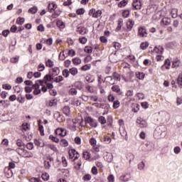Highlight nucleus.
Returning <instances> with one entry per match:
<instances>
[{
	"mask_svg": "<svg viewBox=\"0 0 182 182\" xmlns=\"http://www.w3.org/2000/svg\"><path fill=\"white\" fill-rule=\"evenodd\" d=\"M16 152L18 154V156H21L24 159H30L31 157H33V154L29 151H27L24 148H17L16 149Z\"/></svg>",
	"mask_w": 182,
	"mask_h": 182,
	"instance_id": "obj_1",
	"label": "nucleus"
},
{
	"mask_svg": "<svg viewBox=\"0 0 182 182\" xmlns=\"http://www.w3.org/2000/svg\"><path fill=\"white\" fill-rule=\"evenodd\" d=\"M85 122L86 124H90L92 127H97V122L91 117H85Z\"/></svg>",
	"mask_w": 182,
	"mask_h": 182,
	"instance_id": "obj_2",
	"label": "nucleus"
},
{
	"mask_svg": "<svg viewBox=\"0 0 182 182\" xmlns=\"http://www.w3.org/2000/svg\"><path fill=\"white\" fill-rule=\"evenodd\" d=\"M89 15L92 18H100V16H102V10L96 11V9H92L90 10Z\"/></svg>",
	"mask_w": 182,
	"mask_h": 182,
	"instance_id": "obj_3",
	"label": "nucleus"
},
{
	"mask_svg": "<svg viewBox=\"0 0 182 182\" xmlns=\"http://www.w3.org/2000/svg\"><path fill=\"white\" fill-rule=\"evenodd\" d=\"M69 158L71 159L77 160V159H79L80 157V155H79V153L76 151V149H71L68 151Z\"/></svg>",
	"mask_w": 182,
	"mask_h": 182,
	"instance_id": "obj_4",
	"label": "nucleus"
},
{
	"mask_svg": "<svg viewBox=\"0 0 182 182\" xmlns=\"http://www.w3.org/2000/svg\"><path fill=\"white\" fill-rule=\"evenodd\" d=\"M138 36H140V38H147V30L143 27H140L138 29Z\"/></svg>",
	"mask_w": 182,
	"mask_h": 182,
	"instance_id": "obj_5",
	"label": "nucleus"
},
{
	"mask_svg": "<svg viewBox=\"0 0 182 182\" xmlns=\"http://www.w3.org/2000/svg\"><path fill=\"white\" fill-rule=\"evenodd\" d=\"M136 124L139 127H141V129L147 127V122H146V120L141 118L136 119Z\"/></svg>",
	"mask_w": 182,
	"mask_h": 182,
	"instance_id": "obj_6",
	"label": "nucleus"
},
{
	"mask_svg": "<svg viewBox=\"0 0 182 182\" xmlns=\"http://www.w3.org/2000/svg\"><path fill=\"white\" fill-rule=\"evenodd\" d=\"M49 73L51 75L52 77H55V76H58L59 73H60V70L59 68L55 67L49 70Z\"/></svg>",
	"mask_w": 182,
	"mask_h": 182,
	"instance_id": "obj_7",
	"label": "nucleus"
},
{
	"mask_svg": "<svg viewBox=\"0 0 182 182\" xmlns=\"http://www.w3.org/2000/svg\"><path fill=\"white\" fill-rule=\"evenodd\" d=\"M55 134L60 136L61 137H65L66 136L67 133L66 131H65V129L63 128H58L55 131Z\"/></svg>",
	"mask_w": 182,
	"mask_h": 182,
	"instance_id": "obj_8",
	"label": "nucleus"
},
{
	"mask_svg": "<svg viewBox=\"0 0 182 182\" xmlns=\"http://www.w3.org/2000/svg\"><path fill=\"white\" fill-rule=\"evenodd\" d=\"M112 90L119 95V96H122L123 95V92H122V89H120V86L119 85H113L112 87Z\"/></svg>",
	"mask_w": 182,
	"mask_h": 182,
	"instance_id": "obj_9",
	"label": "nucleus"
},
{
	"mask_svg": "<svg viewBox=\"0 0 182 182\" xmlns=\"http://www.w3.org/2000/svg\"><path fill=\"white\" fill-rule=\"evenodd\" d=\"M76 32L80 33V35H86L89 31H87V28L83 27V26H80L77 27L76 29Z\"/></svg>",
	"mask_w": 182,
	"mask_h": 182,
	"instance_id": "obj_10",
	"label": "nucleus"
},
{
	"mask_svg": "<svg viewBox=\"0 0 182 182\" xmlns=\"http://www.w3.org/2000/svg\"><path fill=\"white\" fill-rule=\"evenodd\" d=\"M131 177L132 176H130L129 173H126V174L122 175L119 177V181L127 182V181H129V180H130Z\"/></svg>",
	"mask_w": 182,
	"mask_h": 182,
	"instance_id": "obj_11",
	"label": "nucleus"
},
{
	"mask_svg": "<svg viewBox=\"0 0 182 182\" xmlns=\"http://www.w3.org/2000/svg\"><path fill=\"white\" fill-rule=\"evenodd\" d=\"M133 26H134V21L133 19L129 18V21L127 22V29L128 31H132L133 29Z\"/></svg>",
	"mask_w": 182,
	"mask_h": 182,
	"instance_id": "obj_12",
	"label": "nucleus"
},
{
	"mask_svg": "<svg viewBox=\"0 0 182 182\" xmlns=\"http://www.w3.org/2000/svg\"><path fill=\"white\" fill-rule=\"evenodd\" d=\"M67 127H68V129L71 130V132H76V122H75L73 121L68 122L67 124Z\"/></svg>",
	"mask_w": 182,
	"mask_h": 182,
	"instance_id": "obj_13",
	"label": "nucleus"
},
{
	"mask_svg": "<svg viewBox=\"0 0 182 182\" xmlns=\"http://www.w3.org/2000/svg\"><path fill=\"white\" fill-rule=\"evenodd\" d=\"M118 123L119 124V132H122V130H123V134L126 136L127 134V132H124V122L123 121V119H119L118 121Z\"/></svg>",
	"mask_w": 182,
	"mask_h": 182,
	"instance_id": "obj_14",
	"label": "nucleus"
},
{
	"mask_svg": "<svg viewBox=\"0 0 182 182\" xmlns=\"http://www.w3.org/2000/svg\"><path fill=\"white\" fill-rule=\"evenodd\" d=\"M92 155L90 154V152L87 151H84L82 152V157L85 160H89V161H91L92 158L90 157Z\"/></svg>",
	"mask_w": 182,
	"mask_h": 182,
	"instance_id": "obj_15",
	"label": "nucleus"
},
{
	"mask_svg": "<svg viewBox=\"0 0 182 182\" xmlns=\"http://www.w3.org/2000/svg\"><path fill=\"white\" fill-rule=\"evenodd\" d=\"M132 6L136 10L141 9V3H140V1L138 0H134L132 4Z\"/></svg>",
	"mask_w": 182,
	"mask_h": 182,
	"instance_id": "obj_16",
	"label": "nucleus"
},
{
	"mask_svg": "<svg viewBox=\"0 0 182 182\" xmlns=\"http://www.w3.org/2000/svg\"><path fill=\"white\" fill-rule=\"evenodd\" d=\"M47 106H49L50 107H55V106L58 105V100L57 99H53L48 102Z\"/></svg>",
	"mask_w": 182,
	"mask_h": 182,
	"instance_id": "obj_17",
	"label": "nucleus"
},
{
	"mask_svg": "<svg viewBox=\"0 0 182 182\" xmlns=\"http://www.w3.org/2000/svg\"><path fill=\"white\" fill-rule=\"evenodd\" d=\"M164 50V48H163V46H156L154 48V52H156V53H159L160 55H163Z\"/></svg>",
	"mask_w": 182,
	"mask_h": 182,
	"instance_id": "obj_18",
	"label": "nucleus"
},
{
	"mask_svg": "<svg viewBox=\"0 0 182 182\" xmlns=\"http://www.w3.org/2000/svg\"><path fill=\"white\" fill-rule=\"evenodd\" d=\"M56 8H58V6L55 3L49 4L48 5V9L50 12H53Z\"/></svg>",
	"mask_w": 182,
	"mask_h": 182,
	"instance_id": "obj_19",
	"label": "nucleus"
},
{
	"mask_svg": "<svg viewBox=\"0 0 182 182\" xmlns=\"http://www.w3.org/2000/svg\"><path fill=\"white\" fill-rule=\"evenodd\" d=\"M53 76H52V75L50 74H47L45 75L44 77V82L45 83H46V82H52V80H53Z\"/></svg>",
	"mask_w": 182,
	"mask_h": 182,
	"instance_id": "obj_20",
	"label": "nucleus"
},
{
	"mask_svg": "<svg viewBox=\"0 0 182 182\" xmlns=\"http://www.w3.org/2000/svg\"><path fill=\"white\" fill-rule=\"evenodd\" d=\"M63 113L65 114V116H70V107L69 106H65L63 108Z\"/></svg>",
	"mask_w": 182,
	"mask_h": 182,
	"instance_id": "obj_21",
	"label": "nucleus"
},
{
	"mask_svg": "<svg viewBox=\"0 0 182 182\" xmlns=\"http://www.w3.org/2000/svg\"><path fill=\"white\" fill-rule=\"evenodd\" d=\"M161 22L164 25L168 26L170 23H171V18L165 17L162 19Z\"/></svg>",
	"mask_w": 182,
	"mask_h": 182,
	"instance_id": "obj_22",
	"label": "nucleus"
},
{
	"mask_svg": "<svg viewBox=\"0 0 182 182\" xmlns=\"http://www.w3.org/2000/svg\"><path fill=\"white\" fill-rule=\"evenodd\" d=\"M75 86L78 90H82L83 89V83L80 81H77L75 83Z\"/></svg>",
	"mask_w": 182,
	"mask_h": 182,
	"instance_id": "obj_23",
	"label": "nucleus"
},
{
	"mask_svg": "<svg viewBox=\"0 0 182 182\" xmlns=\"http://www.w3.org/2000/svg\"><path fill=\"white\" fill-rule=\"evenodd\" d=\"M56 25L58 28H60V29H63L65 28V23L62 21L61 20H58L56 22Z\"/></svg>",
	"mask_w": 182,
	"mask_h": 182,
	"instance_id": "obj_24",
	"label": "nucleus"
},
{
	"mask_svg": "<svg viewBox=\"0 0 182 182\" xmlns=\"http://www.w3.org/2000/svg\"><path fill=\"white\" fill-rule=\"evenodd\" d=\"M149 42L147 41H145V42H143L141 43L140 45V48L142 50H146V48H149Z\"/></svg>",
	"mask_w": 182,
	"mask_h": 182,
	"instance_id": "obj_25",
	"label": "nucleus"
},
{
	"mask_svg": "<svg viewBox=\"0 0 182 182\" xmlns=\"http://www.w3.org/2000/svg\"><path fill=\"white\" fill-rule=\"evenodd\" d=\"M7 171H5L6 177H7V178H11V177L14 176V173H12V170H11V168H7Z\"/></svg>",
	"mask_w": 182,
	"mask_h": 182,
	"instance_id": "obj_26",
	"label": "nucleus"
},
{
	"mask_svg": "<svg viewBox=\"0 0 182 182\" xmlns=\"http://www.w3.org/2000/svg\"><path fill=\"white\" fill-rule=\"evenodd\" d=\"M68 93L71 96H76V95H77V90H76V88H71L70 89Z\"/></svg>",
	"mask_w": 182,
	"mask_h": 182,
	"instance_id": "obj_27",
	"label": "nucleus"
},
{
	"mask_svg": "<svg viewBox=\"0 0 182 182\" xmlns=\"http://www.w3.org/2000/svg\"><path fill=\"white\" fill-rule=\"evenodd\" d=\"M103 141H105L106 144H110V143H112V139L109 136H105L103 138Z\"/></svg>",
	"mask_w": 182,
	"mask_h": 182,
	"instance_id": "obj_28",
	"label": "nucleus"
},
{
	"mask_svg": "<svg viewBox=\"0 0 182 182\" xmlns=\"http://www.w3.org/2000/svg\"><path fill=\"white\" fill-rule=\"evenodd\" d=\"M83 181H90L92 180V176L89 173L85 174L82 177Z\"/></svg>",
	"mask_w": 182,
	"mask_h": 182,
	"instance_id": "obj_29",
	"label": "nucleus"
},
{
	"mask_svg": "<svg viewBox=\"0 0 182 182\" xmlns=\"http://www.w3.org/2000/svg\"><path fill=\"white\" fill-rule=\"evenodd\" d=\"M129 16H130V10L126 9L123 11L122 12L123 18H129Z\"/></svg>",
	"mask_w": 182,
	"mask_h": 182,
	"instance_id": "obj_30",
	"label": "nucleus"
},
{
	"mask_svg": "<svg viewBox=\"0 0 182 182\" xmlns=\"http://www.w3.org/2000/svg\"><path fill=\"white\" fill-rule=\"evenodd\" d=\"M16 23L18 25H23V23H25V18L22 17H18L16 19Z\"/></svg>",
	"mask_w": 182,
	"mask_h": 182,
	"instance_id": "obj_31",
	"label": "nucleus"
},
{
	"mask_svg": "<svg viewBox=\"0 0 182 182\" xmlns=\"http://www.w3.org/2000/svg\"><path fill=\"white\" fill-rule=\"evenodd\" d=\"M112 107L113 109H119V107H120V101L119 100L114 101Z\"/></svg>",
	"mask_w": 182,
	"mask_h": 182,
	"instance_id": "obj_32",
	"label": "nucleus"
},
{
	"mask_svg": "<svg viewBox=\"0 0 182 182\" xmlns=\"http://www.w3.org/2000/svg\"><path fill=\"white\" fill-rule=\"evenodd\" d=\"M136 76L139 80H143V79H144V74L143 73L137 72L136 73Z\"/></svg>",
	"mask_w": 182,
	"mask_h": 182,
	"instance_id": "obj_33",
	"label": "nucleus"
},
{
	"mask_svg": "<svg viewBox=\"0 0 182 182\" xmlns=\"http://www.w3.org/2000/svg\"><path fill=\"white\" fill-rule=\"evenodd\" d=\"M60 146H63V147H68L69 146V143L66 139H61L60 141Z\"/></svg>",
	"mask_w": 182,
	"mask_h": 182,
	"instance_id": "obj_34",
	"label": "nucleus"
},
{
	"mask_svg": "<svg viewBox=\"0 0 182 182\" xmlns=\"http://www.w3.org/2000/svg\"><path fill=\"white\" fill-rule=\"evenodd\" d=\"M69 71L73 76H75V75H77V68H72L69 70Z\"/></svg>",
	"mask_w": 182,
	"mask_h": 182,
	"instance_id": "obj_35",
	"label": "nucleus"
},
{
	"mask_svg": "<svg viewBox=\"0 0 182 182\" xmlns=\"http://www.w3.org/2000/svg\"><path fill=\"white\" fill-rule=\"evenodd\" d=\"M38 12V7L37 6H33L28 10L29 14H36Z\"/></svg>",
	"mask_w": 182,
	"mask_h": 182,
	"instance_id": "obj_36",
	"label": "nucleus"
},
{
	"mask_svg": "<svg viewBox=\"0 0 182 182\" xmlns=\"http://www.w3.org/2000/svg\"><path fill=\"white\" fill-rule=\"evenodd\" d=\"M129 2V1L127 0H123L122 1H120L119 4H118V6L119 8H123V6H126V4Z\"/></svg>",
	"mask_w": 182,
	"mask_h": 182,
	"instance_id": "obj_37",
	"label": "nucleus"
},
{
	"mask_svg": "<svg viewBox=\"0 0 182 182\" xmlns=\"http://www.w3.org/2000/svg\"><path fill=\"white\" fill-rule=\"evenodd\" d=\"M73 63L74 65H80V63H82V60L79 58H75L73 59Z\"/></svg>",
	"mask_w": 182,
	"mask_h": 182,
	"instance_id": "obj_38",
	"label": "nucleus"
},
{
	"mask_svg": "<svg viewBox=\"0 0 182 182\" xmlns=\"http://www.w3.org/2000/svg\"><path fill=\"white\" fill-rule=\"evenodd\" d=\"M46 65L47 67L48 68H52L54 66V63H53V61H52V60L50 59H48L46 62Z\"/></svg>",
	"mask_w": 182,
	"mask_h": 182,
	"instance_id": "obj_39",
	"label": "nucleus"
},
{
	"mask_svg": "<svg viewBox=\"0 0 182 182\" xmlns=\"http://www.w3.org/2000/svg\"><path fill=\"white\" fill-rule=\"evenodd\" d=\"M177 83L178 86L182 87V74H179L177 78Z\"/></svg>",
	"mask_w": 182,
	"mask_h": 182,
	"instance_id": "obj_40",
	"label": "nucleus"
},
{
	"mask_svg": "<svg viewBox=\"0 0 182 182\" xmlns=\"http://www.w3.org/2000/svg\"><path fill=\"white\" fill-rule=\"evenodd\" d=\"M177 12H178V11L176 9H173L171 10V16L173 19H176V18L177 17V16H178Z\"/></svg>",
	"mask_w": 182,
	"mask_h": 182,
	"instance_id": "obj_41",
	"label": "nucleus"
},
{
	"mask_svg": "<svg viewBox=\"0 0 182 182\" xmlns=\"http://www.w3.org/2000/svg\"><path fill=\"white\" fill-rule=\"evenodd\" d=\"M69 75H70V72L69 71V70L64 69L63 70V76H64V77H69Z\"/></svg>",
	"mask_w": 182,
	"mask_h": 182,
	"instance_id": "obj_42",
	"label": "nucleus"
},
{
	"mask_svg": "<svg viewBox=\"0 0 182 182\" xmlns=\"http://www.w3.org/2000/svg\"><path fill=\"white\" fill-rule=\"evenodd\" d=\"M41 178L44 181H48L49 180V174L48 173H43Z\"/></svg>",
	"mask_w": 182,
	"mask_h": 182,
	"instance_id": "obj_43",
	"label": "nucleus"
},
{
	"mask_svg": "<svg viewBox=\"0 0 182 182\" xmlns=\"http://www.w3.org/2000/svg\"><path fill=\"white\" fill-rule=\"evenodd\" d=\"M34 144H36V146H38V147H43L45 146V143H41L40 140L36 139L34 141Z\"/></svg>",
	"mask_w": 182,
	"mask_h": 182,
	"instance_id": "obj_44",
	"label": "nucleus"
},
{
	"mask_svg": "<svg viewBox=\"0 0 182 182\" xmlns=\"http://www.w3.org/2000/svg\"><path fill=\"white\" fill-rule=\"evenodd\" d=\"M84 52L86 53H92L93 52V48L91 46H86L84 49Z\"/></svg>",
	"mask_w": 182,
	"mask_h": 182,
	"instance_id": "obj_45",
	"label": "nucleus"
},
{
	"mask_svg": "<svg viewBox=\"0 0 182 182\" xmlns=\"http://www.w3.org/2000/svg\"><path fill=\"white\" fill-rule=\"evenodd\" d=\"M164 66L166 67V69H170V66H171V63L170 62L169 59L165 60Z\"/></svg>",
	"mask_w": 182,
	"mask_h": 182,
	"instance_id": "obj_46",
	"label": "nucleus"
},
{
	"mask_svg": "<svg viewBox=\"0 0 182 182\" xmlns=\"http://www.w3.org/2000/svg\"><path fill=\"white\" fill-rule=\"evenodd\" d=\"M112 77H113L114 80L120 81V75H119V74L117 73H113Z\"/></svg>",
	"mask_w": 182,
	"mask_h": 182,
	"instance_id": "obj_47",
	"label": "nucleus"
},
{
	"mask_svg": "<svg viewBox=\"0 0 182 182\" xmlns=\"http://www.w3.org/2000/svg\"><path fill=\"white\" fill-rule=\"evenodd\" d=\"M50 140H52L55 143H59V139L58 137L54 136L53 135L49 136Z\"/></svg>",
	"mask_w": 182,
	"mask_h": 182,
	"instance_id": "obj_48",
	"label": "nucleus"
},
{
	"mask_svg": "<svg viewBox=\"0 0 182 182\" xmlns=\"http://www.w3.org/2000/svg\"><path fill=\"white\" fill-rule=\"evenodd\" d=\"M180 65H181V62L180 60L173 61L172 68H178Z\"/></svg>",
	"mask_w": 182,
	"mask_h": 182,
	"instance_id": "obj_49",
	"label": "nucleus"
},
{
	"mask_svg": "<svg viewBox=\"0 0 182 182\" xmlns=\"http://www.w3.org/2000/svg\"><path fill=\"white\" fill-rule=\"evenodd\" d=\"M63 80V77H62V75H59L58 77L54 78V82H55V83H59Z\"/></svg>",
	"mask_w": 182,
	"mask_h": 182,
	"instance_id": "obj_50",
	"label": "nucleus"
},
{
	"mask_svg": "<svg viewBox=\"0 0 182 182\" xmlns=\"http://www.w3.org/2000/svg\"><path fill=\"white\" fill-rule=\"evenodd\" d=\"M98 120L100 123H101V124H106V118H105V117L103 116L100 117Z\"/></svg>",
	"mask_w": 182,
	"mask_h": 182,
	"instance_id": "obj_51",
	"label": "nucleus"
},
{
	"mask_svg": "<svg viewBox=\"0 0 182 182\" xmlns=\"http://www.w3.org/2000/svg\"><path fill=\"white\" fill-rule=\"evenodd\" d=\"M91 68H92V65L86 64L85 65H83L82 67V70L86 71V70H90Z\"/></svg>",
	"mask_w": 182,
	"mask_h": 182,
	"instance_id": "obj_52",
	"label": "nucleus"
},
{
	"mask_svg": "<svg viewBox=\"0 0 182 182\" xmlns=\"http://www.w3.org/2000/svg\"><path fill=\"white\" fill-rule=\"evenodd\" d=\"M80 43L85 45L87 42V38L86 37H82L79 38Z\"/></svg>",
	"mask_w": 182,
	"mask_h": 182,
	"instance_id": "obj_53",
	"label": "nucleus"
},
{
	"mask_svg": "<svg viewBox=\"0 0 182 182\" xmlns=\"http://www.w3.org/2000/svg\"><path fill=\"white\" fill-rule=\"evenodd\" d=\"M16 145L18 146V147H22V146L25 147V144L21 139H17Z\"/></svg>",
	"mask_w": 182,
	"mask_h": 182,
	"instance_id": "obj_54",
	"label": "nucleus"
},
{
	"mask_svg": "<svg viewBox=\"0 0 182 182\" xmlns=\"http://www.w3.org/2000/svg\"><path fill=\"white\" fill-rule=\"evenodd\" d=\"M68 56H71V58H73V56H75L76 53L75 52V50L71 49L68 50Z\"/></svg>",
	"mask_w": 182,
	"mask_h": 182,
	"instance_id": "obj_55",
	"label": "nucleus"
},
{
	"mask_svg": "<svg viewBox=\"0 0 182 182\" xmlns=\"http://www.w3.org/2000/svg\"><path fill=\"white\" fill-rule=\"evenodd\" d=\"M105 79H107L109 85H114V82H113V77H112V76H107Z\"/></svg>",
	"mask_w": 182,
	"mask_h": 182,
	"instance_id": "obj_56",
	"label": "nucleus"
},
{
	"mask_svg": "<svg viewBox=\"0 0 182 182\" xmlns=\"http://www.w3.org/2000/svg\"><path fill=\"white\" fill-rule=\"evenodd\" d=\"M3 89L6 90H11L12 89V86L9 84H4L2 85Z\"/></svg>",
	"mask_w": 182,
	"mask_h": 182,
	"instance_id": "obj_57",
	"label": "nucleus"
},
{
	"mask_svg": "<svg viewBox=\"0 0 182 182\" xmlns=\"http://www.w3.org/2000/svg\"><path fill=\"white\" fill-rule=\"evenodd\" d=\"M145 164L144 161H141L139 164H138V168L139 170H144V167H145Z\"/></svg>",
	"mask_w": 182,
	"mask_h": 182,
	"instance_id": "obj_58",
	"label": "nucleus"
},
{
	"mask_svg": "<svg viewBox=\"0 0 182 182\" xmlns=\"http://www.w3.org/2000/svg\"><path fill=\"white\" fill-rule=\"evenodd\" d=\"M26 149H28V150H33V143L32 142H28L26 145Z\"/></svg>",
	"mask_w": 182,
	"mask_h": 182,
	"instance_id": "obj_59",
	"label": "nucleus"
},
{
	"mask_svg": "<svg viewBox=\"0 0 182 182\" xmlns=\"http://www.w3.org/2000/svg\"><path fill=\"white\" fill-rule=\"evenodd\" d=\"M76 14L77 15H83V14H85V9L81 8L77 9Z\"/></svg>",
	"mask_w": 182,
	"mask_h": 182,
	"instance_id": "obj_60",
	"label": "nucleus"
},
{
	"mask_svg": "<svg viewBox=\"0 0 182 182\" xmlns=\"http://www.w3.org/2000/svg\"><path fill=\"white\" fill-rule=\"evenodd\" d=\"M113 48H114V49H116V50H118V49H120V43H117V42H115V43H113Z\"/></svg>",
	"mask_w": 182,
	"mask_h": 182,
	"instance_id": "obj_61",
	"label": "nucleus"
},
{
	"mask_svg": "<svg viewBox=\"0 0 182 182\" xmlns=\"http://www.w3.org/2000/svg\"><path fill=\"white\" fill-rule=\"evenodd\" d=\"M75 144H81V143H82V139L79 137V136H76L75 138Z\"/></svg>",
	"mask_w": 182,
	"mask_h": 182,
	"instance_id": "obj_62",
	"label": "nucleus"
},
{
	"mask_svg": "<svg viewBox=\"0 0 182 182\" xmlns=\"http://www.w3.org/2000/svg\"><path fill=\"white\" fill-rule=\"evenodd\" d=\"M108 100L109 102H112L113 103L114 102V95L109 94L108 95Z\"/></svg>",
	"mask_w": 182,
	"mask_h": 182,
	"instance_id": "obj_63",
	"label": "nucleus"
},
{
	"mask_svg": "<svg viewBox=\"0 0 182 182\" xmlns=\"http://www.w3.org/2000/svg\"><path fill=\"white\" fill-rule=\"evenodd\" d=\"M108 182H114V176L109 175L107 177Z\"/></svg>",
	"mask_w": 182,
	"mask_h": 182,
	"instance_id": "obj_64",
	"label": "nucleus"
}]
</instances>
